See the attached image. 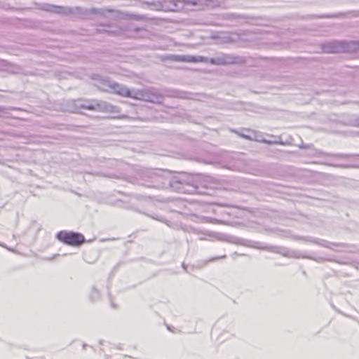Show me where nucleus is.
Listing matches in <instances>:
<instances>
[{
	"mask_svg": "<svg viewBox=\"0 0 359 359\" xmlns=\"http://www.w3.org/2000/svg\"><path fill=\"white\" fill-rule=\"evenodd\" d=\"M111 88L113 89L114 93H116L118 95L126 97L135 98V97L133 95L131 91L129 89H128L125 87H122L117 83L112 84L111 86Z\"/></svg>",
	"mask_w": 359,
	"mask_h": 359,
	"instance_id": "f03ea898",
	"label": "nucleus"
},
{
	"mask_svg": "<svg viewBox=\"0 0 359 359\" xmlns=\"http://www.w3.org/2000/svg\"><path fill=\"white\" fill-rule=\"evenodd\" d=\"M170 59L175 62H196L197 60L194 57H187L184 55H171Z\"/></svg>",
	"mask_w": 359,
	"mask_h": 359,
	"instance_id": "7ed1b4c3",
	"label": "nucleus"
},
{
	"mask_svg": "<svg viewBox=\"0 0 359 359\" xmlns=\"http://www.w3.org/2000/svg\"><path fill=\"white\" fill-rule=\"evenodd\" d=\"M57 238L65 244L79 246L84 243L85 237L80 233L61 231L57 234Z\"/></svg>",
	"mask_w": 359,
	"mask_h": 359,
	"instance_id": "f257e3e1",
	"label": "nucleus"
}]
</instances>
